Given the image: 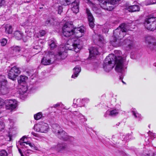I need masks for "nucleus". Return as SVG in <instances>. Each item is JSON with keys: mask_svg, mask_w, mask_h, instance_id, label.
<instances>
[{"mask_svg": "<svg viewBox=\"0 0 156 156\" xmlns=\"http://www.w3.org/2000/svg\"><path fill=\"white\" fill-rule=\"evenodd\" d=\"M7 153L6 151L4 150L0 151V155L1 156H7Z\"/></svg>", "mask_w": 156, "mask_h": 156, "instance_id": "nucleus-37", "label": "nucleus"}, {"mask_svg": "<svg viewBox=\"0 0 156 156\" xmlns=\"http://www.w3.org/2000/svg\"><path fill=\"white\" fill-rule=\"evenodd\" d=\"M99 5L103 9L111 11L114 8L113 5L117 3L120 0H98Z\"/></svg>", "mask_w": 156, "mask_h": 156, "instance_id": "nucleus-6", "label": "nucleus"}, {"mask_svg": "<svg viewBox=\"0 0 156 156\" xmlns=\"http://www.w3.org/2000/svg\"><path fill=\"white\" fill-rule=\"evenodd\" d=\"M122 77H121V76L120 77V80H122Z\"/></svg>", "mask_w": 156, "mask_h": 156, "instance_id": "nucleus-54", "label": "nucleus"}, {"mask_svg": "<svg viewBox=\"0 0 156 156\" xmlns=\"http://www.w3.org/2000/svg\"><path fill=\"white\" fill-rule=\"evenodd\" d=\"M5 127V125L2 122H0V131H2Z\"/></svg>", "mask_w": 156, "mask_h": 156, "instance_id": "nucleus-40", "label": "nucleus"}, {"mask_svg": "<svg viewBox=\"0 0 156 156\" xmlns=\"http://www.w3.org/2000/svg\"><path fill=\"white\" fill-rule=\"evenodd\" d=\"M53 148H54L56 151L62 152L66 149L67 146L65 144L59 143L57 144L56 146H55V147Z\"/></svg>", "mask_w": 156, "mask_h": 156, "instance_id": "nucleus-15", "label": "nucleus"}, {"mask_svg": "<svg viewBox=\"0 0 156 156\" xmlns=\"http://www.w3.org/2000/svg\"><path fill=\"white\" fill-rule=\"evenodd\" d=\"M5 103L6 104V108L8 109L12 110L17 106V101L15 100H6L5 102L3 99H0V108L4 105Z\"/></svg>", "mask_w": 156, "mask_h": 156, "instance_id": "nucleus-9", "label": "nucleus"}, {"mask_svg": "<svg viewBox=\"0 0 156 156\" xmlns=\"http://www.w3.org/2000/svg\"><path fill=\"white\" fill-rule=\"evenodd\" d=\"M133 41L132 38L131 37H128L127 39L125 40L124 43L126 46L131 48L133 45Z\"/></svg>", "mask_w": 156, "mask_h": 156, "instance_id": "nucleus-18", "label": "nucleus"}, {"mask_svg": "<svg viewBox=\"0 0 156 156\" xmlns=\"http://www.w3.org/2000/svg\"><path fill=\"white\" fill-rule=\"evenodd\" d=\"M52 56H55L56 58L59 60H63L65 59L67 57V54L65 51V48L64 47H60L58 50L57 53L55 55L52 54H49L46 57H44L41 61V63L44 65H49L53 62L51 58H50V55Z\"/></svg>", "mask_w": 156, "mask_h": 156, "instance_id": "nucleus-3", "label": "nucleus"}, {"mask_svg": "<svg viewBox=\"0 0 156 156\" xmlns=\"http://www.w3.org/2000/svg\"><path fill=\"white\" fill-rule=\"evenodd\" d=\"M8 121H9V122H10V123H12V124L13 123H12V120H11L10 119H8Z\"/></svg>", "mask_w": 156, "mask_h": 156, "instance_id": "nucleus-51", "label": "nucleus"}, {"mask_svg": "<svg viewBox=\"0 0 156 156\" xmlns=\"http://www.w3.org/2000/svg\"><path fill=\"white\" fill-rule=\"evenodd\" d=\"M10 89L7 87V81L3 75H0V92L2 94H6L9 93Z\"/></svg>", "mask_w": 156, "mask_h": 156, "instance_id": "nucleus-8", "label": "nucleus"}, {"mask_svg": "<svg viewBox=\"0 0 156 156\" xmlns=\"http://www.w3.org/2000/svg\"><path fill=\"white\" fill-rule=\"evenodd\" d=\"M154 65L155 66H156V62L154 63Z\"/></svg>", "mask_w": 156, "mask_h": 156, "instance_id": "nucleus-57", "label": "nucleus"}, {"mask_svg": "<svg viewBox=\"0 0 156 156\" xmlns=\"http://www.w3.org/2000/svg\"><path fill=\"white\" fill-rule=\"evenodd\" d=\"M11 49L13 51V53L15 55L18 54L21 50L20 48L18 46L12 47L11 48Z\"/></svg>", "mask_w": 156, "mask_h": 156, "instance_id": "nucleus-29", "label": "nucleus"}, {"mask_svg": "<svg viewBox=\"0 0 156 156\" xmlns=\"http://www.w3.org/2000/svg\"><path fill=\"white\" fill-rule=\"evenodd\" d=\"M33 151L30 150H28L26 151V155L27 156H29V155L32 154Z\"/></svg>", "mask_w": 156, "mask_h": 156, "instance_id": "nucleus-41", "label": "nucleus"}, {"mask_svg": "<svg viewBox=\"0 0 156 156\" xmlns=\"http://www.w3.org/2000/svg\"><path fill=\"white\" fill-rule=\"evenodd\" d=\"M122 82L123 83H124L125 84V82H124L123 81H122Z\"/></svg>", "mask_w": 156, "mask_h": 156, "instance_id": "nucleus-59", "label": "nucleus"}, {"mask_svg": "<svg viewBox=\"0 0 156 156\" xmlns=\"http://www.w3.org/2000/svg\"><path fill=\"white\" fill-rule=\"evenodd\" d=\"M21 156H24L23 153H22L21 154H20Z\"/></svg>", "mask_w": 156, "mask_h": 156, "instance_id": "nucleus-55", "label": "nucleus"}, {"mask_svg": "<svg viewBox=\"0 0 156 156\" xmlns=\"http://www.w3.org/2000/svg\"><path fill=\"white\" fill-rule=\"evenodd\" d=\"M71 42L70 41H68L69 45L67 46L69 50L74 51L76 52H77L79 51L82 48V45L80 44L79 41L78 40H71Z\"/></svg>", "mask_w": 156, "mask_h": 156, "instance_id": "nucleus-10", "label": "nucleus"}, {"mask_svg": "<svg viewBox=\"0 0 156 156\" xmlns=\"http://www.w3.org/2000/svg\"><path fill=\"white\" fill-rule=\"evenodd\" d=\"M26 144H28L30 146L32 147H34V149L35 150H37V147H35L34 145V144H32L29 142H27V143Z\"/></svg>", "mask_w": 156, "mask_h": 156, "instance_id": "nucleus-42", "label": "nucleus"}, {"mask_svg": "<svg viewBox=\"0 0 156 156\" xmlns=\"http://www.w3.org/2000/svg\"><path fill=\"white\" fill-rule=\"evenodd\" d=\"M131 58L133 59H134L135 58H133V57L131 56Z\"/></svg>", "mask_w": 156, "mask_h": 156, "instance_id": "nucleus-58", "label": "nucleus"}, {"mask_svg": "<svg viewBox=\"0 0 156 156\" xmlns=\"http://www.w3.org/2000/svg\"><path fill=\"white\" fill-rule=\"evenodd\" d=\"M40 35L41 36H44L46 34V32L44 30H41L39 32Z\"/></svg>", "mask_w": 156, "mask_h": 156, "instance_id": "nucleus-44", "label": "nucleus"}, {"mask_svg": "<svg viewBox=\"0 0 156 156\" xmlns=\"http://www.w3.org/2000/svg\"><path fill=\"white\" fill-rule=\"evenodd\" d=\"M10 140L11 141V138L10 137Z\"/></svg>", "mask_w": 156, "mask_h": 156, "instance_id": "nucleus-62", "label": "nucleus"}, {"mask_svg": "<svg viewBox=\"0 0 156 156\" xmlns=\"http://www.w3.org/2000/svg\"><path fill=\"white\" fill-rule=\"evenodd\" d=\"M114 58L115 56L113 54H109L106 57L103 64L104 69L105 71L109 72L114 67L115 65H116Z\"/></svg>", "mask_w": 156, "mask_h": 156, "instance_id": "nucleus-5", "label": "nucleus"}, {"mask_svg": "<svg viewBox=\"0 0 156 156\" xmlns=\"http://www.w3.org/2000/svg\"><path fill=\"white\" fill-rule=\"evenodd\" d=\"M89 53L90 56L91 57L94 56L95 55H97L99 54V51L96 48L91 47L89 49Z\"/></svg>", "mask_w": 156, "mask_h": 156, "instance_id": "nucleus-19", "label": "nucleus"}, {"mask_svg": "<svg viewBox=\"0 0 156 156\" xmlns=\"http://www.w3.org/2000/svg\"><path fill=\"white\" fill-rule=\"evenodd\" d=\"M18 150L20 154H21L22 153L21 150L20 149L18 148Z\"/></svg>", "mask_w": 156, "mask_h": 156, "instance_id": "nucleus-52", "label": "nucleus"}, {"mask_svg": "<svg viewBox=\"0 0 156 156\" xmlns=\"http://www.w3.org/2000/svg\"><path fill=\"white\" fill-rule=\"evenodd\" d=\"M56 136L60 139L64 140H66L69 139L67 133L63 129L62 131H61L59 133L57 134Z\"/></svg>", "mask_w": 156, "mask_h": 156, "instance_id": "nucleus-16", "label": "nucleus"}, {"mask_svg": "<svg viewBox=\"0 0 156 156\" xmlns=\"http://www.w3.org/2000/svg\"><path fill=\"white\" fill-rule=\"evenodd\" d=\"M48 44L51 49H53L57 46L56 41L55 39H50L48 41Z\"/></svg>", "mask_w": 156, "mask_h": 156, "instance_id": "nucleus-21", "label": "nucleus"}, {"mask_svg": "<svg viewBox=\"0 0 156 156\" xmlns=\"http://www.w3.org/2000/svg\"><path fill=\"white\" fill-rule=\"evenodd\" d=\"M99 37V41H102L103 40V37L101 36V35H99L98 36Z\"/></svg>", "mask_w": 156, "mask_h": 156, "instance_id": "nucleus-47", "label": "nucleus"}, {"mask_svg": "<svg viewBox=\"0 0 156 156\" xmlns=\"http://www.w3.org/2000/svg\"><path fill=\"white\" fill-rule=\"evenodd\" d=\"M27 79L28 78L27 77L21 75L20 76V78L18 79V83L20 84H24Z\"/></svg>", "mask_w": 156, "mask_h": 156, "instance_id": "nucleus-24", "label": "nucleus"}, {"mask_svg": "<svg viewBox=\"0 0 156 156\" xmlns=\"http://www.w3.org/2000/svg\"><path fill=\"white\" fill-rule=\"evenodd\" d=\"M0 43L2 46H5L7 43V40L5 38H3L0 41Z\"/></svg>", "mask_w": 156, "mask_h": 156, "instance_id": "nucleus-36", "label": "nucleus"}, {"mask_svg": "<svg viewBox=\"0 0 156 156\" xmlns=\"http://www.w3.org/2000/svg\"><path fill=\"white\" fill-rule=\"evenodd\" d=\"M85 30L84 26H81L79 27L74 28L73 25L69 22H67L62 27V33L63 35L66 37L74 34L78 37H80L83 35Z\"/></svg>", "mask_w": 156, "mask_h": 156, "instance_id": "nucleus-1", "label": "nucleus"}, {"mask_svg": "<svg viewBox=\"0 0 156 156\" xmlns=\"http://www.w3.org/2000/svg\"><path fill=\"white\" fill-rule=\"evenodd\" d=\"M132 112L133 113V115L135 116V117L137 118V117H140L141 115H140L138 113H137V112H136L135 111H132Z\"/></svg>", "mask_w": 156, "mask_h": 156, "instance_id": "nucleus-39", "label": "nucleus"}, {"mask_svg": "<svg viewBox=\"0 0 156 156\" xmlns=\"http://www.w3.org/2000/svg\"><path fill=\"white\" fill-rule=\"evenodd\" d=\"M114 53L115 55H113L115 56L114 60L116 63L115 70L118 72L121 73L124 67L126 68V63L125 62L126 55L122 57L121 51L119 50H115Z\"/></svg>", "mask_w": 156, "mask_h": 156, "instance_id": "nucleus-4", "label": "nucleus"}, {"mask_svg": "<svg viewBox=\"0 0 156 156\" xmlns=\"http://www.w3.org/2000/svg\"><path fill=\"white\" fill-rule=\"evenodd\" d=\"M63 8L62 6L60 5H59L58 7L57 11L58 13V14H60L61 12H62Z\"/></svg>", "mask_w": 156, "mask_h": 156, "instance_id": "nucleus-38", "label": "nucleus"}, {"mask_svg": "<svg viewBox=\"0 0 156 156\" xmlns=\"http://www.w3.org/2000/svg\"><path fill=\"white\" fill-rule=\"evenodd\" d=\"M66 4L65 5H69L71 3V9L73 13H76L79 11V0H76L72 2V0H65Z\"/></svg>", "mask_w": 156, "mask_h": 156, "instance_id": "nucleus-13", "label": "nucleus"}, {"mask_svg": "<svg viewBox=\"0 0 156 156\" xmlns=\"http://www.w3.org/2000/svg\"><path fill=\"white\" fill-rule=\"evenodd\" d=\"M145 27L149 30L154 31L156 29V17L149 16L144 22Z\"/></svg>", "mask_w": 156, "mask_h": 156, "instance_id": "nucleus-7", "label": "nucleus"}, {"mask_svg": "<svg viewBox=\"0 0 156 156\" xmlns=\"http://www.w3.org/2000/svg\"><path fill=\"white\" fill-rule=\"evenodd\" d=\"M94 18H91V20H88L89 22V26L91 28H93L94 26Z\"/></svg>", "mask_w": 156, "mask_h": 156, "instance_id": "nucleus-34", "label": "nucleus"}, {"mask_svg": "<svg viewBox=\"0 0 156 156\" xmlns=\"http://www.w3.org/2000/svg\"><path fill=\"white\" fill-rule=\"evenodd\" d=\"M52 127L53 132L56 136L61 131H62V128L57 124H52Z\"/></svg>", "mask_w": 156, "mask_h": 156, "instance_id": "nucleus-17", "label": "nucleus"}, {"mask_svg": "<svg viewBox=\"0 0 156 156\" xmlns=\"http://www.w3.org/2000/svg\"><path fill=\"white\" fill-rule=\"evenodd\" d=\"M41 114L40 112L38 113L37 114L35 115H34V118L36 120H38L40 119L41 118Z\"/></svg>", "mask_w": 156, "mask_h": 156, "instance_id": "nucleus-35", "label": "nucleus"}, {"mask_svg": "<svg viewBox=\"0 0 156 156\" xmlns=\"http://www.w3.org/2000/svg\"><path fill=\"white\" fill-rule=\"evenodd\" d=\"M34 129L36 132L46 133L49 130V126L47 123L41 122L35 125Z\"/></svg>", "mask_w": 156, "mask_h": 156, "instance_id": "nucleus-11", "label": "nucleus"}, {"mask_svg": "<svg viewBox=\"0 0 156 156\" xmlns=\"http://www.w3.org/2000/svg\"><path fill=\"white\" fill-rule=\"evenodd\" d=\"M106 113L111 116H115L118 114V112L116 109L110 111H107Z\"/></svg>", "mask_w": 156, "mask_h": 156, "instance_id": "nucleus-28", "label": "nucleus"}, {"mask_svg": "<svg viewBox=\"0 0 156 156\" xmlns=\"http://www.w3.org/2000/svg\"><path fill=\"white\" fill-rule=\"evenodd\" d=\"M20 73L21 71L19 68L16 66H14L12 67L9 70L8 76L10 79L15 80L16 77Z\"/></svg>", "mask_w": 156, "mask_h": 156, "instance_id": "nucleus-12", "label": "nucleus"}, {"mask_svg": "<svg viewBox=\"0 0 156 156\" xmlns=\"http://www.w3.org/2000/svg\"><path fill=\"white\" fill-rule=\"evenodd\" d=\"M32 133L33 135H34V136H36L35 134H36V133H34V132H32V133Z\"/></svg>", "mask_w": 156, "mask_h": 156, "instance_id": "nucleus-53", "label": "nucleus"}, {"mask_svg": "<svg viewBox=\"0 0 156 156\" xmlns=\"http://www.w3.org/2000/svg\"><path fill=\"white\" fill-rule=\"evenodd\" d=\"M127 25L125 23H122L114 31V38L113 41V45L115 47L121 45L120 40L126 35L128 30Z\"/></svg>", "mask_w": 156, "mask_h": 156, "instance_id": "nucleus-2", "label": "nucleus"}, {"mask_svg": "<svg viewBox=\"0 0 156 156\" xmlns=\"http://www.w3.org/2000/svg\"><path fill=\"white\" fill-rule=\"evenodd\" d=\"M74 114L76 116H77L80 119V120L83 119L84 118V116L81 114L79 112H75Z\"/></svg>", "mask_w": 156, "mask_h": 156, "instance_id": "nucleus-32", "label": "nucleus"}, {"mask_svg": "<svg viewBox=\"0 0 156 156\" xmlns=\"http://www.w3.org/2000/svg\"><path fill=\"white\" fill-rule=\"evenodd\" d=\"M14 36L16 39L20 40L22 38L23 34L20 31H16L14 33Z\"/></svg>", "mask_w": 156, "mask_h": 156, "instance_id": "nucleus-25", "label": "nucleus"}, {"mask_svg": "<svg viewBox=\"0 0 156 156\" xmlns=\"http://www.w3.org/2000/svg\"><path fill=\"white\" fill-rule=\"evenodd\" d=\"M129 12H134L139 11L140 8L139 6L138 5H134L129 6L127 8Z\"/></svg>", "mask_w": 156, "mask_h": 156, "instance_id": "nucleus-22", "label": "nucleus"}, {"mask_svg": "<svg viewBox=\"0 0 156 156\" xmlns=\"http://www.w3.org/2000/svg\"><path fill=\"white\" fill-rule=\"evenodd\" d=\"M146 43L151 49L156 50V42L154 38L151 37H148L146 39Z\"/></svg>", "mask_w": 156, "mask_h": 156, "instance_id": "nucleus-14", "label": "nucleus"}, {"mask_svg": "<svg viewBox=\"0 0 156 156\" xmlns=\"http://www.w3.org/2000/svg\"><path fill=\"white\" fill-rule=\"evenodd\" d=\"M81 71L80 67L77 66L75 67L73 69L74 74L72 76L73 78H75L77 77L79 73Z\"/></svg>", "mask_w": 156, "mask_h": 156, "instance_id": "nucleus-23", "label": "nucleus"}, {"mask_svg": "<svg viewBox=\"0 0 156 156\" xmlns=\"http://www.w3.org/2000/svg\"><path fill=\"white\" fill-rule=\"evenodd\" d=\"M64 122L65 124L70 126H73L75 125V123L73 122L70 120L68 117L66 118L65 120L64 121Z\"/></svg>", "mask_w": 156, "mask_h": 156, "instance_id": "nucleus-27", "label": "nucleus"}, {"mask_svg": "<svg viewBox=\"0 0 156 156\" xmlns=\"http://www.w3.org/2000/svg\"><path fill=\"white\" fill-rule=\"evenodd\" d=\"M5 4V0H0V8L4 6Z\"/></svg>", "mask_w": 156, "mask_h": 156, "instance_id": "nucleus-43", "label": "nucleus"}, {"mask_svg": "<svg viewBox=\"0 0 156 156\" xmlns=\"http://www.w3.org/2000/svg\"><path fill=\"white\" fill-rule=\"evenodd\" d=\"M83 100V102L84 103L85 102H88L89 101V100L88 98H84V99H82Z\"/></svg>", "mask_w": 156, "mask_h": 156, "instance_id": "nucleus-48", "label": "nucleus"}, {"mask_svg": "<svg viewBox=\"0 0 156 156\" xmlns=\"http://www.w3.org/2000/svg\"><path fill=\"white\" fill-rule=\"evenodd\" d=\"M21 156H24L23 153H22L21 154H20Z\"/></svg>", "mask_w": 156, "mask_h": 156, "instance_id": "nucleus-56", "label": "nucleus"}, {"mask_svg": "<svg viewBox=\"0 0 156 156\" xmlns=\"http://www.w3.org/2000/svg\"><path fill=\"white\" fill-rule=\"evenodd\" d=\"M40 47L39 45H36V46H33V48L35 49H40Z\"/></svg>", "mask_w": 156, "mask_h": 156, "instance_id": "nucleus-49", "label": "nucleus"}, {"mask_svg": "<svg viewBox=\"0 0 156 156\" xmlns=\"http://www.w3.org/2000/svg\"><path fill=\"white\" fill-rule=\"evenodd\" d=\"M25 138H26L24 136H23L20 139V141H21L23 142H26V141H25Z\"/></svg>", "mask_w": 156, "mask_h": 156, "instance_id": "nucleus-50", "label": "nucleus"}, {"mask_svg": "<svg viewBox=\"0 0 156 156\" xmlns=\"http://www.w3.org/2000/svg\"><path fill=\"white\" fill-rule=\"evenodd\" d=\"M5 30L6 33L8 34H11L12 32V26L11 25H7L5 27Z\"/></svg>", "mask_w": 156, "mask_h": 156, "instance_id": "nucleus-31", "label": "nucleus"}, {"mask_svg": "<svg viewBox=\"0 0 156 156\" xmlns=\"http://www.w3.org/2000/svg\"><path fill=\"white\" fill-rule=\"evenodd\" d=\"M85 12L87 14L88 20H91V18H94L90 10L88 8H86Z\"/></svg>", "mask_w": 156, "mask_h": 156, "instance_id": "nucleus-30", "label": "nucleus"}, {"mask_svg": "<svg viewBox=\"0 0 156 156\" xmlns=\"http://www.w3.org/2000/svg\"><path fill=\"white\" fill-rule=\"evenodd\" d=\"M27 143V142H23L21 141H19L18 143V145H19V144H20L21 146V148H23L24 147L26 148L27 146H25V144H26V143Z\"/></svg>", "mask_w": 156, "mask_h": 156, "instance_id": "nucleus-33", "label": "nucleus"}, {"mask_svg": "<svg viewBox=\"0 0 156 156\" xmlns=\"http://www.w3.org/2000/svg\"><path fill=\"white\" fill-rule=\"evenodd\" d=\"M61 105H62L61 103H58L57 104L54 105L53 106V107L54 108H56L60 106Z\"/></svg>", "mask_w": 156, "mask_h": 156, "instance_id": "nucleus-45", "label": "nucleus"}, {"mask_svg": "<svg viewBox=\"0 0 156 156\" xmlns=\"http://www.w3.org/2000/svg\"><path fill=\"white\" fill-rule=\"evenodd\" d=\"M42 8H43L42 7H41L40 8V9H41Z\"/></svg>", "mask_w": 156, "mask_h": 156, "instance_id": "nucleus-61", "label": "nucleus"}, {"mask_svg": "<svg viewBox=\"0 0 156 156\" xmlns=\"http://www.w3.org/2000/svg\"><path fill=\"white\" fill-rule=\"evenodd\" d=\"M90 5V6L92 8H95V5L92 2H89Z\"/></svg>", "mask_w": 156, "mask_h": 156, "instance_id": "nucleus-46", "label": "nucleus"}, {"mask_svg": "<svg viewBox=\"0 0 156 156\" xmlns=\"http://www.w3.org/2000/svg\"><path fill=\"white\" fill-rule=\"evenodd\" d=\"M54 20L52 18H48L45 21L44 25L45 26H49L53 24Z\"/></svg>", "mask_w": 156, "mask_h": 156, "instance_id": "nucleus-26", "label": "nucleus"}, {"mask_svg": "<svg viewBox=\"0 0 156 156\" xmlns=\"http://www.w3.org/2000/svg\"><path fill=\"white\" fill-rule=\"evenodd\" d=\"M83 100L80 99H77L76 100L74 99L73 103L74 104V107L75 108L77 106L81 107L84 104L83 102Z\"/></svg>", "mask_w": 156, "mask_h": 156, "instance_id": "nucleus-20", "label": "nucleus"}, {"mask_svg": "<svg viewBox=\"0 0 156 156\" xmlns=\"http://www.w3.org/2000/svg\"><path fill=\"white\" fill-rule=\"evenodd\" d=\"M154 138L156 137V135H154Z\"/></svg>", "mask_w": 156, "mask_h": 156, "instance_id": "nucleus-60", "label": "nucleus"}]
</instances>
